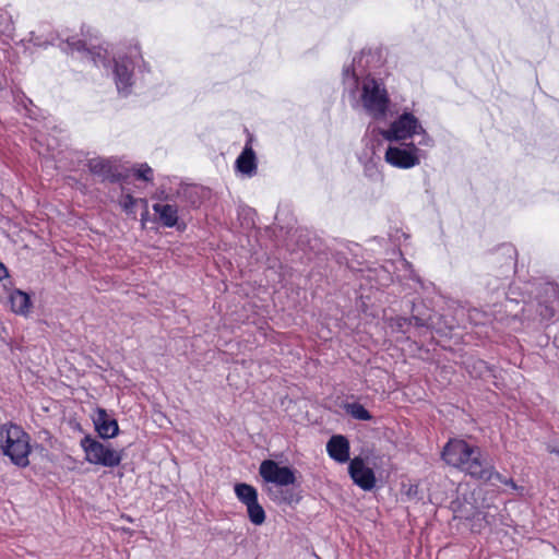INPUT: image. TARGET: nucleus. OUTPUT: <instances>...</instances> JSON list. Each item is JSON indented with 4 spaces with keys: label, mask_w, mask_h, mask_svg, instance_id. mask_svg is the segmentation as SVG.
<instances>
[{
    "label": "nucleus",
    "mask_w": 559,
    "mask_h": 559,
    "mask_svg": "<svg viewBox=\"0 0 559 559\" xmlns=\"http://www.w3.org/2000/svg\"><path fill=\"white\" fill-rule=\"evenodd\" d=\"M284 501H285V502H287V503H293L294 501H298V499H297V498H296V499H294V498H293V495H290V497H289V498L285 497V498H284Z\"/></svg>",
    "instance_id": "nucleus-22"
},
{
    "label": "nucleus",
    "mask_w": 559,
    "mask_h": 559,
    "mask_svg": "<svg viewBox=\"0 0 559 559\" xmlns=\"http://www.w3.org/2000/svg\"><path fill=\"white\" fill-rule=\"evenodd\" d=\"M259 473L264 481L277 486H289L296 480L295 472L288 466H282L275 461L265 460L261 463Z\"/></svg>",
    "instance_id": "nucleus-8"
},
{
    "label": "nucleus",
    "mask_w": 559,
    "mask_h": 559,
    "mask_svg": "<svg viewBox=\"0 0 559 559\" xmlns=\"http://www.w3.org/2000/svg\"><path fill=\"white\" fill-rule=\"evenodd\" d=\"M133 174L138 179L144 181L153 180V169L147 164H138L133 167Z\"/></svg>",
    "instance_id": "nucleus-17"
},
{
    "label": "nucleus",
    "mask_w": 559,
    "mask_h": 559,
    "mask_svg": "<svg viewBox=\"0 0 559 559\" xmlns=\"http://www.w3.org/2000/svg\"><path fill=\"white\" fill-rule=\"evenodd\" d=\"M237 499L246 507L249 521L257 526L265 522L266 514L258 499L257 489L246 483H238L234 487Z\"/></svg>",
    "instance_id": "nucleus-7"
},
{
    "label": "nucleus",
    "mask_w": 559,
    "mask_h": 559,
    "mask_svg": "<svg viewBox=\"0 0 559 559\" xmlns=\"http://www.w3.org/2000/svg\"><path fill=\"white\" fill-rule=\"evenodd\" d=\"M138 203H142L145 207H147V202L144 199H136L132 197L130 193H122L119 199L120 207L128 214L135 216L136 205Z\"/></svg>",
    "instance_id": "nucleus-16"
},
{
    "label": "nucleus",
    "mask_w": 559,
    "mask_h": 559,
    "mask_svg": "<svg viewBox=\"0 0 559 559\" xmlns=\"http://www.w3.org/2000/svg\"><path fill=\"white\" fill-rule=\"evenodd\" d=\"M103 165V162L100 160H93L92 162V169L96 170L98 166Z\"/></svg>",
    "instance_id": "nucleus-21"
},
{
    "label": "nucleus",
    "mask_w": 559,
    "mask_h": 559,
    "mask_svg": "<svg viewBox=\"0 0 559 559\" xmlns=\"http://www.w3.org/2000/svg\"><path fill=\"white\" fill-rule=\"evenodd\" d=\"M95 431L103 439H112L119 433V426L115 418H112L106 409L96 408L92 415Z\"/></svg>",
    "instance_id": "nucleus-11"
},
{
    "label": "nucleus",
    "mask_w": 559,
    "mask_h": 559,
    "mask_svg": "<svg viewBox=\"0 0 559 559\" xmlns=\"http://www.w3.org/2000/svg\"><path fill=\"white\" fill-rule=\"evenodd\" d=\"M442 459L447 464L460 468L473 477L485 481L499 480L516 489L512 480L504 479L493 472L492 466L481 457L478 448L472 447L463 440L451 439L443 448Z\"/></svg>",
    "instance_id": "nucleus-1"
},
{
    "label": "nucleus",
    "mask_w": 559,
    "mask_h": 559,
    "mask_svg": "<svg viewBox=\"0 0 559 559\" xmlns=\"http://www.w3.org/2000/svg\"><path fill=\"white\" fill-rule=\"evenodd\" d=\"M350 444L343 435H334L326 442L328 455L336 463L344 464L349 461Z\"/></svg>",
    "instance_id": "nucleus-13"
},
{
    "label": "nucleus",
    "mask_w": 559,
    "mask_h": 559,
    "mask_svg": "<svg viewBox=\"0 0 559 559\" xmlns=\"http://www.w3.org/2000/svg\"><path fill=\"white\" fill-rule=\"evenodd\" d=\"M8 299L12 312L24 318L31 316L33 301L27 293L14 289L9 293Z\"/></svg>",
    "instance_id": "nucleus-14"
},
{
    "label": "nucleus",
    "mask_w": 559,
    "mask_h": 559,
    "mask_svg": "<svg viewBox=\"0 0 559 559\" xmlns=\"http://www.w3.org/2000/svg\"><path fill=\"white\" fill-rule=\"evenodd\" d=\"M8 276V271L5 266L0 262V280H3Z\"/></svg>",
    "instance_id": "nucleus-20"
},
{
    "label": "nucleus",
    "mask_w": 559,
    "mask_h": 559,
    "mask_svg": "<svg viewBox=\"0 0 559 559\" xmlns=\"http://www.w3.org/2000/svg\"><path fill=\"white\" fill-rule=\"evenodd\" d=\"M348 472L353 481L364 490H370L376 485V477L373 471L367 466L365 461L356 456L350 460Z\"/></svg>",
    "instance_id": "nucleus-10"
},
{
    "label": "nucleus",
    "mask_w": 559,
    "mask_h": 559,
    "mask_svg": "<svg viewBox=\"0 0 559 559\" xmlns=\"http://www.w3.org/2000/svg\"><path fill=\"white\" fill-rule=\"evenodd\" d=\"M111 66L114 81L118 92L127 95L133 85L132 62L127 57H119L112 59Z\"/></svg>",
    "instance_id": "nucleus-9"
},
{
    "label": "nucleus",
    "mask_w": 559,
    "mask_h": 559,
    "mask_svg": "<svg viewBox=\"0 0 559 559\" xmlns=\"http://www.w3.org/2000/svg\"><path fill=\"white\" fill-rule=\"evenodd\" d=\"M421 147L415 142H388L383 159L391 167L412 169L421 163L424 157Z\"/></svg>",
    "instance_id": "nucleus-5"
},
{
    "label": "nucleus",
    "mask_w": 559,
    "mask_h": 559,
    "mask_svg": "<svg viewBox=\"0 0 559 559\" xmlns=\"http://www.w3.org/2000/svg\"><path fill=\"white\" fill-rule=\"evenodd\" d=\"M386 142H415L419 146L431 148L435 140L425 128L423 121L409 110H404L394 117L385 127L379 130Z\"/></svg>",
    "instance_id": "nucleus-2"
},
{
    "label": "nucleus",
    "mask_w": 559,
    "mask_h": 559,
    "mask_svg": "<svg viewBox=\"0 0 559 559\" xmlns=\"http://www.w3.org/2000/svg\"><path fill=\"white\" fill-rule=\"evenodd\" d=\"M235 169L243 177L251 178L258 170V158L252 147V136L245 144L240 155L235 162Z\"/></svg>",
    "instance_id": "nucleus-12"
},
{
    "label": "nucleus",
    "mask_w": 559,
    "mask_h": 559,
    "mask_svg": "<svg viewBox=\"0 0 559 559\" xmlns=\"http://www.w3.org/2000/svg\"><path fill=\"white\" fill-rule=\"evenodd\" d=\"M347 412L356 419L368 420L371 418L368 411L360 404H350L347 407Z\"/></svg>",
    "instance_id": "nucleus-18"
},
{
    "label": "nucleus",
    "mask_w": 559,
    "mask_h": 559,
    "mask_svg": "<svg viewBox=\"0 0 559 559\" xmlns=\"http://www.w3.org/2000/svg\"><path fill=\"white\" fill-rule=\"evenodd\" d=\"M356 62H357V58L355 57L353 59V63H356ZM343 80H344V84H346V85H350V84L356 83V81H357V73H356L354 64L346 66L344 68V70H343Z\"/></svg>",
    "instance_id": "nucleus-19"
},
{
    "label": "nucleus",
    "mask_w": 559,
    "mask_h": 559,
    "mask_svg": "<svg viewBox=\"0 0 559 559\" xmlns=\"http://www.w3.org/2000/svg\"><path fill=\"white\" fill-rule=\"evenodd\" d=\"M154 212L158 215L159 221L167 227H173L178 221V210L175 205L156 203L153 205Z\"/></svg>",
    "instance_id": "nucleus-15"
},
{
    "label": "nucleus",
    "mask_w": 559,
    "mask_h": 559,
    "mask_svg": "<svg viewBox=\"0 0 559 559\" xmlns=\"http://www.w3.org/2000/svg\"><path fill=\"white\" fill-rule=\"evenodd\" d=\"M0 449L15 465L22 467L28 465L29 437L20 426L13 424L0 426Z\"/></svg>",
    "instance_id": "nucleus-4"
},
{
    "label": "nucleus",
    "mask_w": 559,
    "mask_h": 559,
    "mask_svg": "<svg viewBox=\"0 0 559 559\" xmlns=\"http://www.w3.org/2000/svg\"><path fill=\"white\" fill-rule=\"evenodd\" d=\"M391 98L381 79L368 75L357 85L354 107L373 119H384L389 112Z\"/></svg>",
    "instance_id": "nucleus-3"
},
{
    "label": "nucleus",
    "mask_w": 559,
    "mask_h": 559,
    "mask_svg": "<svg viewBox=\"0 0 559 559\" xmlns=\"http://www.w3.org/2000/svg\"><path fill=\"white\" fill-rule=\"evenodd\" d=\"M80 445L87 463L104 467H116L122 461V451L116 450L110 444L103 443L90 436L84 437Z\"/></svg>",
    "instance_id": "nucleus-6"
}]
</instances>
